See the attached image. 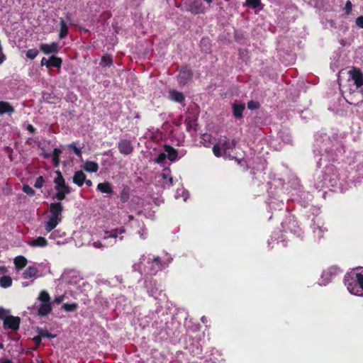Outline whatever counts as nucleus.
<instances>
[{"mask_svg":"<svg viewBox=\"0 0 363 363\" xmlns=\"http://www.w3.org/2000/svg\"><path fill=\"white\" fill-rule=\"evenodd\" d=\"M49 212L48 220L45 223V229L48 233L55 229L62 220L63 206L60 201L51 203L49 206Z\"/></svg>","mask_w":363,"mask_h":363,"instance_id":"f257e3e1","label":"nucleus"},{"mask_svg":"<svg viewBox=\"0 0 363 363\" xmlns=\"http://www.w3.org/2000/svg\"><path fill=\"white\" fill-rule=\"evenodd\" d=\"M56 174L57 177L54 179L56 193L53 199L62 201L66 198L67 194L71 193L72 189L69 185L66 184L65 180L60 171H56Z\"/></svg>","mask_w":363,"mask_h":363,"instance_id":"f03ea898","label":"nucleus"},{"mask_svg":"<svg viewBox=\"0 0 363 363\" xmlns=\"http://www.w3.org/2000/svg\"><path fill=\"white\" fill-rule=\"evenodd\" d=\"M356 273L347 274L344 278L345 285L347 286V290L354 295H361L360 287L356 281Z\"/></svg>","mask_w":363,"mask_h":363,"instance_id":"7ed1b4c3","label":"nucleus"},{"mask_svg":"<svg viewBox=\"0 0 363 363\" xmlns=\"http://www.w3.org/2000/svg\"><path fill=\"white\" fill-rule=\"evenodd\" d=\"M219 142L220 144L221 145L225 156L228 157L230 160L235 159V160L238 161V163L241 162L240 160H238L235 157H232L230 154V150H233L235 147V140H233L230 141L228 138L224 137L223 139H220Z\"/></svg>","mask_w":363,"mask_h":363,"instance_id":"20e7f679","label":"nucleus"},{"mask_svg":"<svg viewBox=\"0 0 363 363\" xmlns=\"http://www.w3.org/2000/svg\"><path fill=\"white\" fill-rule=\"evenodd\" d=\"M21 323V318L18 316H13L9 315L7 318H5L3 323V326L5 330H11L16 331L19 329Z\"/></svg>","mask_w":363,"mask_h":363,"instance_id":"39448f33","label":"nucleus"},{"mask_svg":"<svg viewBox=\"0 0 363 363\" xmlns=\"http://www.w3.org/2000/svg\"><path fill=\"white\" fill-rule=\"evenodd\" d=\"M193 73L187 66L181 67L178 76V81L180 84H186L192 79Z\"/></svg>","mask_w":363,"mask_h":363,"instance_id":"423d86ee","label":"nucleus"},{"mask_svg":"<svg viewBox=\"0 0 363 363\" xmlns=\"http://www.w3.org/2000/svg\"><path fill=\"white\" fill-rule=\"evenodd\" d=\"M349 73L357 88L361 87L363 85V74L360 69L353 67Z\"/></svg>","mask_w":363,"mask_h":363,"instance_id":"0eeeda50","label":"nucleus"},{"mask_svg":"<svg viewBox=\"0 0 363 363\" xmlns=\"http://www.w3.org/2000/svg\"><path fill=\"white\" fill-rule=\"evenodd\" d=\"M119 152L123 155H130L133 151V146L130 140L124 139L119 141L118 145Z\"/></svg>","mask_w":363,"mask_h":363,"instance_id":"6e6552de","label":"nucleus"},{"mask_svg":"<svg viewBox=\"0 0 363 363\" xmlns=\"http://www.w3.org/2000/svg\"><path fill=\"white\" fill-rule=\"evenodd\" d=\"M40 50L45 55L57 54L59 52V44L55 42L50 44L41 43Z\"/></svg>","mask_w":363,"mask_h":363,"instance_id":"1a4fd4ad","label":"nucleus"},{"mask_svg":"<svg viewBox=\"0 0 363 363\" xmlns=\"http://www.w3.org/2000/svg\"><path fill=\"white\" fill-rule=\"evenodd\" d=\"M39 270L37 267L32 265L29 266L23 273L22 277L23 279H35L38 277Z\"/></svg>","mask_w":363,"mask_h":363,"instance_id":"9d476101","label":"nucleus"},{"mask_svg":"<svg viewBox=\"0 0 363 363\" xmlns=\"http://www.w3.org/2000/svg\"><path fill=\"white\" fill-rule=\"evenodd\" d=\"M14 112L15 109L9 102L4 101H0V116H3L4 114L11 116Z\"/></svg>","mask_w":363,"mask_h":363,"instance_id":"9b49d317","label":"nucleus"},{"mask_svg":"<svg viewBox=\"0 0 363 363\" xmlns=\"http://www.w3.org/2000/svg\"><path fill=\"white\" fill-rule=\"evenodd\" d=\"M28 245L32 247H45L48 245V240L44 237H38L35 239L27 242Z\"/></svg>","mask_w":363,"mask_h":363,"instance_id":"f8f14e48","label":"nucleus"},{"mask_svg":"<svg viewBox=\"0 0 363 363\" xmlns=\"http://www.w3.org/2000/svg\"><path fill=\"white\" fill-rule=\"evenodd\" d=\"M69 34V28L65 22V21L62 18H60V31L58 34V37L60 39L62 40L67 38Z\"/></svg>","mask_w":363,"mask_h":363,"instance_id":"ddd939ff","label":"nucleus"},{"mask_svg":"<svg viewBox=\"0 0 363 363\" xmlns=\"http://www.w3.org/2000/svg\"><path fill=\"white\" fill-rule=\"evenodd\" d=\"M86 178L85 174L82 170L77 171L73 177V183L78 186H82L86 182Z\"/></svg>","mask_w":363,"mask_h":363,"instance_id":"4468645a","label":"nucleus"},{"mask_svg":"<svg viewBox=\"0 0 363 363\" xmlns=\"http://www.w3.org/2000/svg\"><path fill=\"white\" fill-rule=\"evenodd\" d=\"M62 60L56 56H51L48 61H46V63H45V65L47 67H57L60 68L62 66Z\"/></svg>","mask_w":363,"mask_h":363,"instance_id":"2eb2a0df","label":"nucleus"},{"mask_svg":"<svg viewBox=\"0 0 363 363\" xmlns=\"http://www.w3.org/2000/svg\"><path fill=\"white\" fill-rule=\"evenodd\" d=\"M51 303H41L38 310V314L40 316H45L52 311Z\"/></svg>","mask_w":363,"mask_h":363,"instance_id":"dca6fc26","label":"nucleus"},{"mask_svg":"<svg viewBox=\"0 0 363 363\" xmlns=\"http://www.w3.org/2000/svg\"><path fill=\"white\" fill-rule=\"evenodd\" d=\"M164 148L167 158L172 162L175 161L178 155L177 150L168 145H165Z\"/></svg>","mask_w":363,"mask_h":363,"instance_id":"f3484780","label":"nucleus"},{"mask_svg":"<svg viewBox=\"0 0 363 363\" xmlns=\"http://www.w3.org/2000/svg\"><path fill=\"white\" fill-rule=\"evenodd\" d=\"M15 267L18 271L23 269L28 264L27 259L23 255H18L13 260Z\"/></svg>","mask_w":363,"mask_h":363,"instance_id":"a211bd4d","label":"nucleus"},{"mask_svg":"<svg viewBox=\"0 0 363 363\" xmlns=\"http://www.w3.org/2000/svg\"><path fill=\"white\" fill-rule=\"evenodd\" d=\"M245 108L244 104L234 103L233 105V113L236 118H240L242 117L243 111Z\"/></svg>","mask_w":363,"mask_h":363,"instance_id":"6ab92c4d","label":"nucleus"},{"mask_svg":"<svg viewBox=\"0 0 363 363\" xmlns=\"http://www.w3.org/2000/svg\"><path fill=\"white\" fill-rule=\"evenodd\" d=\"M152 268L151 271L152 274H156L158 270H161L163 267V262L159 256L153 258L151 262Z\"/></svg>","mask_w":363,"mask_h":363,"instance_id":"aec40b11","label":"nucleus"},{"mask_svg":"<svg viewBox=\"0 0 363 363\" xmlns=\"http://www.w3.org/2000/svg\"><path fill=\"white\" fill-rule=\"evenodd\" d=\"M169 98L171 100L178 103H182L185 99L184 95L182 92L174 89L169 91Z\"/></svg>","mask_w":363,"mask_h":363,"instance_id":"412c9836","label":"nucleus"},{"mask_svg":"<svg viewBox=\"0 0 363 363\" xmlns=\"http://www.w3.org/2000/svg\"><path fill=\"white\" fill-rule=\"evenodd\" d=\"M83 169L87 172L95 173L99 169V164L96 162L86 161L83 166Z\"/></svg>","mask_w":363,"mask_h":363,"instance_id":"4be33fe9","label":"nucleus"},{"mask_svg":"<svg viewBox=\"0 0 363 363\" xmlns=\"http://www.w3.org/2000/svg\"><path fill=\"white\" fill-rule=\"evenodd\" d=\"M340 268L337 267H330L326 271H325L323 274V277L330 278L331 279L333 277L337 275L340 272Z\"/></svg>","mask_w":363,"mask_h":363,"instance_id":"5701e85b","label":"nucleus"},{"mask_svg":"<svg viewBox=\"0 0 363 363\" xmlns=\"http://www.w3.org/2000/svg\"><path fill=\"white\" fill-rule=\"evenodd\" d=\"M97 190L104 194H111L113 192L111 185L108 182L99 183L97 185Z\"/></svg>","mask_w":363,"mask_h":363,"instance_id":"b1692460","label":"nucleus"},{"mask_svg":"<svg viewBox=\"0 0 363 363\" xmlns=\"http://www.w3.org/2000/svg\"><path fill=\"white\" fill-rule=\"evenodd\" d=\"M62 150L60 148H55L52 152V162L54 167H57L60 164V155Z\"/></svg>","mask_w":363,"mask_h":363,"instance_id":"393cba45","label":"nucleus"},{"mask_svg":"<svg viewBox=\"0 0 363 363\" xmlns=\"http://www.w3.org/2000/svg\"><path fill=\"white\" fill-rule=\"evenodd\" d=\"M12 285V279L9 276H3L0 278V286L6 289Z\"/></svg>","mask_w":363,"mask_h":363,"instance_id":"a878e982","label":"nucleus"},{"mask_svg":"<svg viewBox=\"0 0 363 363\" xmlns=\"http://www.w3.org/2000/svg\"><path fill=\"white\" fill-rule=\"evenodd\" d=\"M212 150H213L214 155L217 157H220L222 156H225V155L223 153V150L221 147V145L220 144V142H218V143H216L213 145Z\"/></svg>","mask_w":363,"mask_h":363,"instance_id":"bb28decb","label":"nucleus"},{"mask_svg":"<svg viewBox=\"0 0 363 363\" xmlns=\"http://www.w3.org/2000/svg\"><path fill=\"white\" fill-rule=\"evenodd\" d=\"M38 300L41 303H51L50 296L46 291H42L38 296Z\"/></svg>","mask_w":363,"mask_h":363,"instance_id":"cd10ccee","label":"nucleus"},{"mask_svg":"<svg viewBox=\"0 0 363 363\" xmlns=\"http://www.w3.org/2000/svg\"><path fill=\"white\" fill-rule=\"evenodd\" d=\"M38 334L40 335L41 337H48L50 339L55 338L56 337V335H53L50 333L47 330H44L43 328H38L37 330Z\"/></svg>","mask_w":363,"mask_h":363,"instance_id":"c85d7f7f","label":"nucleus"},{"mask_svg":"<svg viewBox=\"0 0 363 363\" xmlns=\"http://www.w3.org/2000/svg\"><path fill=\"white\" fill-rule=\"evenodd\" d=\"M62 308L67 312H73L77 310L78 304L77 303H66L62 305Z\"/></svg>","mask_w":363,"mask_h":363,"instance_id":"c756f323","label":"nucleus"},{"mask_svg":"<svg viewBox=\"0 0 363 363\" xmlns=\"http://www.w3.org/2000/svg\"><path fill=\"white\" fill-rule=\"evenodd\" d=\"M122 234H126V232L123 228H121L119 229H118V228L115 229V235H114L115 241H116L118 239L120 240H122L123 239L124 236L119 235H122Z\"/></svg>","mask_w":363,"mask_h":363,"instance_id":"7c9ffc66","label":"nucleus"},{"mask_svg":"<svg viewBox=\"0 0 363 363\" xmlns=\"http://www.w3.org/2000/svg\"><path fill=\"white\" fill-rule=\"evenodd\" d=\"M39 53V51L37 50V49H29L26 53V55L28 58L30 59V60H33L35 59L38 55Z\"/></svg>","mask_w":363,"mask_h":363,"instance_id":"2f4dec72","label":"nucleus"},{"mask_svg":"<svg viewBox=\"0 0 363 363\" xmlns=\"http://www.w3.org/2000/svg\"><path fill=\"white\" fill-rule=\"evenodd\" d=\"M23 191L30 196H33L35 194V190L29 185L24 184L22 189Z\"/></svg>","mask_w":363,"mask_h":363,"instance_id":"473e14b6","label":"nucleus"},{"mask_svg":"<svg viewBox=\"0 0 363 363\" xmlns=\"http://www.w3.org/2000/svg\"><path fill=\"white\" fill-rule=\"evenodd\" d=\"M247 6L252 9H257L261 5V0H246Z\"/></svg>","mask_w":363,"mask_h":363,"instance_id":"72a5a7b5","label":"nucleus"},{"mask_svg":"<svg viewBox=\"0 0 363 363\" xmlns=\"http://www.w3.org/2000/svg\"><path fill=\"white\" fill-rule=\"evenodd\" d=\"M355 277H356V281H357L358 283V286L359 287H360V290H361V295H362V292H363V274L362 273H356L355 274Z\"/></svg>","mask_w":363,"mask_h":363,"instance_id":"f704fd0d","label":"nucleus"},{"mask_svg":"<svg viewBox=\"0 0 363 363\" xmlns=\"http://www.w3.org/2000/svg\"><path fill=\"white\" fill-rule=\"evenodd\" d=\"M101 64L104 66H110L112 64V57L111 55H106L101 58Z\"/></svg>","mask_w":363,"mask_h":363,"instance_id":"c9c22d12","label":"nucleus"},{"mask_svg":"<svg viewBox=\"0 0 363 363\" xmlns=\"http://www.w3.org/2000/svg\"><path fill=\"white\" fill-rule=\"evenodd\" d=\"M67 147L68 149L69 150H72L74 151V154L77 156V157H81L82 156V150H81V148H79L77 147L75 144L74 143H71V144H69L67 145Z\"/></svg>","mask_w":363,"mask_h":363,"instance_id":"e433bc0d","label":"nucleus"},{"mask_svg":"<svg viewBox=\"0 0 363 363\" xmlns=\"http://www.w3.org/2000/svg\"><path fill=\"white\" fill-rule=\"evenodd\" d=\"M44 182V177L43 176H39L35 182L34 187L36 189H40L43 187Z\"/></svg>","mask_w":363,"mask_h":363,"instance_id":"4c0bfd02","label":"nucleus"},{"mask_svg":"<svg viewBox=\"0 0 363 363\" xmlns=\"http://www.w3.org/2000/svg\"><path fill=\"white\" fill-rule=\"evenodd\" d=\"M129 199V189L124 188L121 194V199L123 202H125Z\"/></svg>","mask_w":363,"mask_h":363,"instance_id":"58836bf2","label":"nucleus"},{"mask_svg":"<svg viewBox=\"0 0 363 363\" xmlns=\"http://www.w3.org/2000/svg\"><path fill=\"white\" fill-rule=\"evenodd\" d=\"M195 121H196V119L191 118L190 117H188V118H186L185 124L186 125V130L187 131H189L192 128L193 125H194Z\"/></svg>","mask_w":363,"mask_h":363,"instance_id":"ea45409f","label":"nucleus"},{"mask_svg":"<svg viewBox=\"0 0 363 363\" xmlns=\"http://www.w3.org/2000/svg\"><path fill=\"white\" fill-rule=\"evenodd\" d=\"M259 107V103L255 101H250L247 103V108L250 110H255L257 109Z\"/></svg>","mask_w":363,"mask_h":363,"instance_id":"a19ab883","label":"nucleus"},{"mask_svg":"<svg viewBox=\"0 0 363 363\" xmlns=\"http://www.w3.org/2000/svg\"><path fill=\"white\" fill-rule=\"evenodd\" d=\"M166 157V153L161 152L157 155V158L155 159V162L158 164L162 163L165 160Z\"/></svg>","mask_w":363,"mask_h":363,"instance_id":"79ce46f5","label":"nucleus"},{"mask_svg":"<svg viewBox=\"0 0 363 363\" xmlns=\"http://www.w3.org/2000/svg\"><path fill=\"white\" fill-rule=\"evenodd\" d=\"M8 311L3 308H0V320H2L4 322L5 318H7L9 315H8Z\"/></svg>","mask_w":363,"mask_h":363,"instance_id":"37998d69","label":"nucleus"},{"mask_svg":"<svg viewBox=\"0 0 363 363\" xmlns=\"http://www.w3.org/2000/svg\"><path fill=\"white\" fill-rule=\"evenodd\" d=\"M33 340L35 343V347L34 348V350H36L40 346V345L41 343L42 337H41L40 335L38 334V335L35 336L33 338Z\"/></svg>","mask_w":363,"mask_h":363,"instance_id":"c03bdc74","label":"nucleus"},{"mask_svg":"<svg viewBox=\"0 0 363 363\" xmlns=\"http://www.w3.org/2000/svg\"><path fill=\"white\" fill-rule=\"evenodd\" d=\"M355 23L358 27L363 28V16L357 17L356 18Z\"/></svg>","mask_w":363,"mask_h":363,"instance_id":"a18cd8bd","label":"nucleus"},{"mask_svg":"<svg viewBox=\"0 0 363 363\" xmlns=\"http://www.w3.org/2000/svg\"><path fill=\"white\" fill-rule=\"evenodd\" d=\"M26 130L31 134H34L36 132V128L31 124L27 125Z\"/></svg>","mask_w":363,"mask_h":363,"instance_id":"49530a36","label":"nucleus"},{"mask_svg":"<svg viewBox=\"0 0 363 363\" xmlns=\"http://www.w3.org/2000/svg\"><path fill=\"white\" fill-rule=\"evenodd\" d=\"M64 300V296H59L57 297H55L54 299V303L57 304L61 303Z\"/></svg>","mask_w":363,"mask_h":363,"instance_id":"de8ad7c7","label":"nucleus"},{"mask_svg":"<svg viewBox=\"0 0 363 363\" xmlns=\"http://www.w3.org/2000/svg\"><path fill=\"white\" fill-rule=\"evenodd\" d=\"M351 8H352V3H351L350 1H347L346 2V9H347V10H350V9H351Z\"/></svg>","mask_w":363,"mask_h":363,"instance_id":"09e8293b","label":"nucleus"},{"mask_svg":"<svg viewBox=\"0 0 363 363\" xmlns=\"http://www.w3.org/2000/svg\"><path fill=\"white\" fill-rule=\"evenodd\" d=\"M84 183L89 187L92 186V182L90 179H86V182H84Z\"/></svg>","mask_w":363,"mask_h":363,"instance_id":"8fccbe9b","label":"nucleus"},{"mask_svg":"<svg viewBox=\"0 0 363 363\" xmlns=\"http://www.w3.org/2000/svg\"><path fill=\"white\" fill-rule=\"evenodd\" d=\"M48 60H47L46 58L43 57L42 60H41V65H45V63H46V61H48Z\"/></svg>","mask_w":363,"mask_h":363,"instance_id":"3c124183","label":"nucleus"},{"mask_svg":"<svg viewBox=\"0 0 363 363\" xmlns=\"http://www.w3.org/2000/svg\"><path fill=\"white\" fill-rule=\"evenodd\" d=\"M1 363H13V362L11 359H6L4 361H3Z\"/></svg>","mask_w":363,"mask_h":363,"instance_id":"603ef678","label":"nucleus"},{"mask_svg":"<svg viewBox=\"0 0 363 363\" xmlns=\"http://www.w3.org/2000/svg\"><path fill=\"white\" fill-rule=\"evenodd\" d=\"M167 179H168V182H169V184L172 185L173 184V179H172V177H169V178Z\"/></svg>","mask_w":363,"mask_h":363,"instance_id":"864d4df0","label":"nucleus"},{"mask_svg":"<svg viewBox=\"0 0 363 363\" xmlns=\"http://www.w3.org/2000/svg\"><path fill=\"white\" fill-rule=\"evenodd\" d=\"M162 176L164 179H167L169 178V177L164 173H163Z\"/></svg>","mask_w":363,"mask_h":363,"instance_id":"5fc2aeb1","label":"nucleus"},{"mask_svg":"<svg viewBox=\"0 0 363 363\" xmlns=\"http://www.w3.org/2000/svg\"><path fill=\"white\" fill-rule=\"evenodd\" d=\"M43 157H44L45 158H48V157H50V155H49V154H44V155H43Z\"/></svg>","mask_w":363,"mask_h":363,"instance_id":"6e6d98bb","label":"nucleus"},{"mask_svg":"<svg viewBox=\"0 0 363 363\" xmlns=\"http://www.w3.org/2000/svg\"><path fill=\"white\" fill-rule=\"evenodd\" d=\"M1 272H5V268L4 267H2L0 269Z\"/></svg>","mask_w":363,"mask_h":363,"instance_id":"4d7b16f0","label":"nucleus"},{"mask_svg":"<svg viewBox=\"0 0 363 363\" xmlns=\"http://www.w3.org/2000/svg\"><path fill=\"white\" fill-rule=\"evenodd\" d=\"M3 344L2 343H0V347L2 348L3 347Z\"/></svg>","mask_w":363,"mask_h":363,"instance_id":"13d9d810","label":"nucleus"},{"mask_svg":"<svg viewBox=\"0 0 363 363\" xmlns=\"http://www.w3.org/2000/svg\"><path fill=\"white\" fill-rule=\"evenodd\" d=\"M109 237H113V234H111V235H109Z\"/></svg>","mask_w":363,"mask_h":363,"instance_id":"bf43d9fd","label":"nucleus"}]
</instances>
